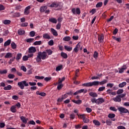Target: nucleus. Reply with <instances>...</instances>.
Masks as SVG:
<instances>
[{
  "instance_id": "603ef678",
  "label": "nucleus",
  "mask_w": 129,
  "mask_h": 129,
  "mask_svg": "<svg viewBox=\"0 0 129 129\" xmlns=\"http://www.w3.org/2000/svg\"><path fill=\"white\" fill-rule=\"evenodd\" d=\"M48 44L49 46H53V45H54V41H53V40H50L48 42Z\"/></svg>"
},
{
  "instance_id": "2eb2a0df",
  "label": "nucleus",
  "mask_w": 129,
  "mask_h": 129,
  "mask_svg": "<svg viewBox=\"0 0 129 129\" xmlns=\"http://www.w3.org/2000/svg\"><path fill=\"white\" fill-rule=\"evenodd\" d=\"M30 9H31V6H28L26 7L24 11L25 15H28V14H30V12H29V10H30Z\"/></svg>"
},
{
  "instance_id": "37998d69",
  "label": "nucleus",
  "mask_w": 129,
  "mask_h": 129,
  "mask_svg": "<svg viewBox=\"0 0 129 129\" xmlns=\"http://www.w3.org/2000/svg\"><path fill=\"white\" fill-rule=\"evenodd\" d=\"M112 38L113 40H115L117 42H120V41H121V39L120 38H117L115 36H112Z\"/></svg>"
},
{
  "instance_id": "412c9836",
  "label": "nucleus",
  "mask_w": 129,
  "mask_h": 129,
  "mask_svg": "<svg viewBox=\"0 0 129 129\" xmlns=\"http://www.w3.org/2000/svg\"><path fill=\"white\" fill-rule=\"evenodd\" d=\"M125 69H126V67L125 66H123L121 68H119L118 70H119V73H123V71H124V70H125Z\"/></svg>"
},
{
  "instance_id": "9b49d317",
  "label": "nucleus",
  "mask_w": 129,
  "mask_h": 129,
  "mask_svg": "<svg viewBox=\"0 0 129 129\" xmlns=\"http://www.w3.org/2000/svg\"><path fill=\"white\" fill-rule=\"evenodd\" d=\"M104 102V99L103 98H99L97 99V104H101Z\"/></svg>"
},
{
  "instance_id": "58836bf2",
  "label": "nucleus",
  "mask_w": 129,
  "mask_h": 129,
  "mask_svg": "<svg viewBox=\"0 0 129 129\" xmlns=\"http://www.w3.org/2000/svg\"><path fill=\"white\" fill-rule=\"evenodd\" d=\"M46 53H47L48 56H50V55H52L53 54V51L51 49H47L46 50Z\"/></svg>"
},
{
  "instance_id": "6ab92c4d",
  "label": "nucleus",
  "mask_w": 129,
  "mask_h": 129,
  "mask_svg": "<svg viewBox=\"0 0 129 129\" xmlns=\"http://www.w3.org/2000/svg\"><path fill=\"white\" fill-rule=\"evenodd\" d=\"M81 44L80 43H78L75 48L74 49V51L76 52L77 53V52H78V49H79V48L80 47Z\"/></svg>"
},
{
  "instance_id": "39448f33",
  "label": "nucleus",
  "mask_w": 129,
  "mask_h": 129,
  "mask_svg": "<svg viewBox=\"0 0 129 129\" xmlns=\"http://www.w3.org/2000/svg\"><path fill=\"white\" fill-rule=\"evenodd\" d=\"M82 85L83 86H85V87H90L91 86H96L95 81L86 83L83 84Z\"/></svg>"
},
{
  "instance_id": "4c0bfd02",
  "label": "nucleus",
  "mask_w": 129,
  "mask_h": 129,
  "mask_svg": "<svg viewBox=\"0 0 129 129\" xmlns=\"http://www.w3.org/2000/svg\"><path fill=\"white\" fill-rule=\"evenodd\" d=\"M103 5V3H102V2H99L96 5V8H101V7H102Z\"/></svg>"
},
{
  "instance_id": "7ed1b4c3",
  "label": "nucleus",
  "mask_w": 129,
  "mask_h": 129,
  "mask_svg": "<svg viewBox=\"0 0 129 129\" xmlns=\"http://www.w3.org/2000/svg\"><path fill=\"white\" fill-rule=\"evenodd\" d=\"M72 12L73 13V15H80L81 14V11H80V8H77L76 9L73 8L72 9Z\"/></svg>"
},
{
  "instance_id": "4468645a",
  "label": "nucleus",
  "mask_w": 129,
  "mask_h": 129,
  "mask_svg": "<svg viewBox=\"0 0 129 129\" xmlns=\"http://www.w3.org/2000/svg\"><path fill=\"white\" fill-rule=\"evenodd\" d=\"M63 8V4H61L59 2L57 3V6L56 9V11H59V10H61Z\"/></svg>"
},
{
  "instance_id": "4d7b16f0",
  "label": "nucleus",
  "mask_w": 129,
  "mask_h": 129,
  "mask_svg": "<svg viewBox=\"0 0 129 129\" xmlns=\"http://www.w3.org/2000/svg\"><path fill=\"white\" fill-rule=\"evenodd\" d=\"M21 70L24 71V72H27V68L24 66L21 67Z\"/></svg>"
},
{
  "instance_id": "2f4dec72",
  "label": "nucleus",
  "mask_w": 129,
  "mask_h": 129,
  "mask_svg": "<svg viewBox=\"0 0 129 129\" xmlns=\"http://www.w3.org/2000/svg\"><path fill=\"white\" fill-rule=\"evenodd\" d=\"M125 85H126V82H123L119 84V87H120V88H122V87H124Z\"/></svg>"
},
{
  "instance_id": "aec40b11",
  "label": "nucleus",
  "mask_w": 129,
  "mask_h": 129,
  "mask_svg": "<svg viewBox=\"0 0 129 129\" xmlns=\"http://www.w3.org/2000/svg\"><path fill=\"white\" fill-rule=\"evenodd\" d=\"M11 42H12L11 39H8L4 43V47H7L8 46H10L11 45Z\"/></svg>"
},
{
  "instance_id": "a878e982",
  "label": "nucleus",
  "mask_w": 129,
  "mask_h": 129,
  "mask_svg": "<svg viewBox=\"0 0 129 129\" xmlns=\"http://www.w3.org/2000/svg\"><path fill=\"white\" fill-rule=\"evenodd\" d=\"M42 44H43V42H42V41H35L33 43V45L34 46L40 45H42Z\"/></svg>"
},
{
  "instance_id": "cd10ccee",
  "label": "nucleus",
  "mask_w": 129,
  "mask_h": 129,
  "mask_svg": "<svg viewBox=\"0 0 129 129\" xmlns=\"http://www.w3.org/2000/svg\"><path fill=\"white\" fill-rule=\"evenodd\" d=\"M11 57H13V54L11 52L7 53L5 56L7 58H11Z\"/></svg>"
},
{
  "instance_id": "864d4df0",
  "label": "nucleus",
  "mask_w": 129,
  "mask_h": 129,
  "mask_svg": "<svg viewBox=\"0 0 129 129\" xmlns=\"http://www.w3.org/2000/svg\"><path fill=\"white\" fill-rule=\"evenodd\" d=\"M22 59L23 61H28V60H29V57L27 55H24Z\"/></svg>"
},
{
  "instance_id": "20e7f679",
  "label": "nucleus",
  "mask_w": 129,
  "mask_h": 129,
  "mask_svg": "<svg viewBox=\"0 0 129 129\" xmlns=\"http://www.w3.org/2000/svg\"><path fill=\"white\" fill-rule=\"evenodd\" d=\"M118 110L120 112V114H122V113H127L128 112V110L123 107H118Z\"/></svg>"
},
{
  "instance_id": "b1692460",
  "label": "nucleus",
  "mask_w": 129,
  "mask_h": 129,
  "mask_svg": "<svg viewBox=\"0 0 129 129\" xmlns=\"http://www.w3.org/2000/svg\"><path fill=\"white\" fill-rule=\"evenodd\" d=\"M64 49H65V50H66L68 52H70V51H72L73 48H72V47H70V46H68L67 45H65L64 46Z\"/></svg>"
},
{
  "instance_id": "f3484780",
  "label": "nucleus",
  "mask_w": 129,
  "mask_h": 129,
  "mask_svg": "<svg viewBox=\"0 0 129 129\" xmlns=\"http://www.w3.org/2000/svg\"><path fill=\"white\" fill-rule=\"evenodd\" d=\"M49 22H50V23H53V24H57V19L54 18H49Z\"/></svg>"
},
{
  "instance_id": "e433bc0d",
  "label": "nucleus",
  "mask_w": 129,
  "mask_h": 129,
  "mask_svg": "<svg viewBox=\"0 0 129 129\" xmlns=\"http://www.w3.org/2000/svg\"><path fill=\"white\" fill-rule=\"evenodd\" d=\"M11 89H12V86L11 85H9L8 86L5 87L4 88V90H11Z\"/></svg>"
},
{
  "instance_id": "7c9ffc66",
  "label": "nucleus",
  "mask_w": 129,
  "mask_h": 129,
  "mask_svg": "<svg viewBox=\"0 0 129 129\" xmlns=\"http://www.w3.org/2000/svg\"><path fill=\"white\" fill-rule=\"evenodd\" d=\"M11 47L13 50L17 48V44L14 42H12L11 44Z\"/></svg>"
},
{
  "instance_id": "680f3d73",
  "label": "nucleus",
  "mask_w": 129,
  "mask_h": 129,
  "mask_svg": "<svg viewBox=\"0 0 129 129\" xmlns=\"http://www.w3.org/2000/svg\"><path fill=\"white\" fill-rule=\"evenodd\" d=\"M35 31H32L30 32V37H35Z\"/></svg>"
},
{
  "instance_id": "c03bdc74",
  "label": "nucleus",
  "mask_w": 129,
  "mask_h": 129,
  "mask_svg": "<svg viewBox=\"0 0 129 129\" xmlns=\"http://www.w3.org/2000/svg\"><path fill=\"white\" fill-rule=\"evenodd\" d=\"M22 58V53H18L16 58V60H20Z\"/></svg>"
},
{
  "instance_id": "1a4fd4ad",
  "label": "nucleus",
  "mask_w": 129,
  "mask_h": 129,
  "mask_svg": "<svg viewBox=\"0 0 129 129\" xmlns=\"http://www.w3.org/2000/svg\"><path fill=\"white\" fill-rule=\"evenodd\" d=\"M20 119L21 120H22V122H23V123H24L25 124H26V123H27L28 119V118H26V117L24 116H21L20 117Z\"/></svg>"
},
{
  "instance_id": "473e14b6",
  "label": "nucleus",
  "mask_w": 129,
  "mask_h": 129,
  "mask_svg": "<svg viewBox=\"0 0 129 129\" xmlns=\"http://www.w3.org/2000/svg\"><path fill=\"white\" fill-rule=\"evenodd\" d=\"M93 123H94L95 125H98L99 126L100 125V122L97 120H94L93 121Z\"/></svg>"
},
{
  "instance_id": "3c124183",
  "label": "nucleus",
  "mask_w": 129,
  "mask_h": 129,
  "mask_svg": "<svg viewBox=\"0 0 129 129\" xmlns=\"http://www.w3.org/2000/svg\"><path fill=\"white\" fill-rule=\"evenodd\" d=\"M14 77L15 75L14 74H10L8 75V78H9V79H14Z\"/></svg>"
},
{
  "instance_id": "4be33fe9",
  "label": "nucleus",
  "mask_w": 129,
  "mask_h": 129,
  "mask_svg": "<svg viewBox=\"0 0 129 129\" xmlns=\"http://www.w3.org/2000/svg\"><path fill=\"white\" fill-rule=\"evenodd\" d=\"M60 55L62 58L64 59H67L68 58V55H67V53L65 52H61L60 53Z\"/></svg>"
},
{
  "instance_id": "a19ab883",
  "label": "nucleus",
  "mask_w": 129,
  "mask_h": 129,
  "mask_svg": "<svg viewBox=\"0 0 129 129\" xmlns=\"http://www.w3.org/2000/svg\"><path fill=\"white\" fill-rule=\"evenodd\" d=\"M36 61L37 62V63H39V62H42V58L39 55H38V54L37 55L36 57Z\"/></svg>"
},
{
  "instance_id": "774afa93",
  "label": "nucleus",
  "mask_w": 129,
  "mask_h": 129,
  "mask_svg": "<svg viewBox=\"0 0 129 129\" xmlns=\"http://www.w3.org/2000/svg\"><path fill=\"white\" fill-rule=\"evenodd\" d=\"M5 6L2 4H0V11H4L5 10Z\"/></svg>"
},
{
  "instance_id": "69168bd1",
  "label": "nucleus",
  "mask_w": 129,
  "mask_h": 129,
  "mask_svg": "<svg viewBox=\"0 0 129 129\" xmlns=\"http://www.w3.org/2000/svg\"><path fill=\"white\" fill-rule=\"evenodd\" d=\"M44 77L43 76H41V77H40L39 76H35L36 79L42 80V79H44Z\"/></svg>"
},
{
  "instance_id": "de8ad7c7",
  "label": "nucleus",
  "mask_w": 129,
  "mask_h": 129,
  "mask_svg": "<svg viewBox=\"0 0 129 129\" xmlns=\"http://www.w3.org/2000/svg\"><path fill=\"white\" fill-rule=\"evenodd\" d=\"M8 73V70H4L3 71L0 70V74H7Z\"/></svg>"
},
{
  "instance_id": "c9c22d12",
  "label": "nucleus",
  "mask_w": 129,
  "mask_h": 129,
  "mask_svg": "<svg viewBox=\"0 0 129 129\" xmlns=\"http://www.w3.org/2000/svg\"><path fill=\"white\" fill-rule=\"evenodd\" d=\"M71 40V37L70 36H66L63 38V41H66L68 42V41H70Z\"/></svg>"
},
{
  "instance_id": "393cba45",
  "label": "nucleus",
  "mask_w": 129,
  "mask_h": 129,
  "mask_svg": "<svg viewBox=\"0 0 129 129\" xmlns=\"http://www.w3.org/2000/svg\"><path fill=\"white\" fill-rule=\"evenodd\" d=\"M43 39H51V37H50V35L48 33H45L43 35Z\"/></svg>"
},
{
  "instance_id": "5fc2aeb1",
  "label": "nucleus",
  "mask_w": 129,
  "mask_h": 129,
  "mask_svg": "<svg viewBox=\"0 0 129 129\" xmlns=\"http://www.w3.org/2000/svg\"><path fill=\"white\" fill-rule=\"evenodd\" d=\"M111 121L110 119H107L106 121V123L107 125H111Z\"/></svg>"
},
{
  "instance_id": "a211bd4d",
  "label": "nucleus",
  "mask_w": 129,
  "mask_h": 129,
  "mask_svg": "<svg viewBox=\"0 0 129 129\" xmlns=\"http://www.w3.org/2000/svg\"><path fill=\"white\" fill-rule=\"evenodd\" d=\"M58 2H53L50 5L49 7L50 8H55L56 9L57 8V6H58Z\"/></svg>"
},
{
  "instance_id": "c85d7f7f",
  "label": "nucleus",
  "mask_w": 129,
  "mask_h": 129,
  "mask_svg": "<svg viewBox=\"0 0 129 129\" xmlns=\"http://www.w3.org/2000/svg\"><path fill=\"white\" fill-rule=\"evenodd\" d=\"M47 10V6L41 7L40 9L41 13H44Z\"/></svg>"
},
{
  "instance_id": "052dcab7",
  "label": "nucleus",
  "mask_w": 129,
  "mask_h": 129,
  "mask_svg": "<svg viewBox=\"0 0 129 129\" xmlns=\"http://www.w3.org/2000/svg\"><path fill=\"white\" fill-rule=\"evenodd\" d=\"M105 87H101L98 89V91H99L100 92L101 91H103L104 90H105Z\"/></svg>"
},
{
  "instance_id": "a18cd8bd",
  "label": "nucleus",
  "mask_w": 129,
  "mask_h": 129,
  "mask_svg": "<svg viewBox=\"0 0 129 129\" xmlns=\"http://www.w3.org/2000/svg\"><path fill=\"white\" fill-rule=\"evenodd\" d=\"M27 43H32L34 42V38H29L26 40Z\"/></svg>"
},
{
  "instance_id": "e2e57ef3",
  "label": "nucleus",
  "mask_w": 129,
  "mask_h": 129,
  "mask_svg": "<svg viewBox=\"0 0 129 129\" xmlns=\"http://www.w3.org/2000/svg\"><path fill=\"white\" fill-rule=\"evenodd\" d=\"M52 79L51 77H45L44 78V81H46V82H48V81H50Z\"/></svg>"
},
{
  "instance_id": "ddd939ff",
  "label": "nucleus",
  "mask_w": 129,
  "mask_h": 129,
  "mask_svg": "<svg viewBox=\"0 0 129 129\" xmlns=\"http://www.w3.org/2000/svg\"><path fill=\"white\" fill-rule=\"evenodd\" d=\"M50 31L52 33V35H53L55 37H57V36H58V33L57 32V31H56V30L54 29L53 28H51Z\"/></svg>"
},
{
  "instance_id": "423d86ee",
  "label": "nucleus",
  "mask_w": 129,
  "mask_h": 129,
  "mask_svg": "<svg viewBox=\"0 0 129 129\" xmlns=\"http://www.w3.org/2000/svg\"><path fill=\"white\" fill-rule=\"evenodd\" d=\"M96 86H98V85H103L105 84V83H107V80H104L101 82L99 81H95Z\"/></svg>"
},
{
  "instance_id": "5701e85b",
  "label": "nucleus",
  "mask_w": 129,
  "mask_h": 129,
  "mask_svg": "<svg viewBox=\"0 0 129 129\" xmlns=\"http://www.w3.org/2000/svg\"><path fill=\"white\" fill-rule=\"evenodd\" d=\"M72 102H74V103H76V104H81L82 103V100H72Z\"/></svg>"
},
{
  "instance_id": "0e129e2a",
  "label": "nucleus",
  "mask_w": 129,
  "mask_h": 129,
  "mask_svg": "<svg viewBox=\"0 0 129 129\" xmlns=\"http://www.w3.org/2000/svg\"><path fill=\"white\" fill-rule=\"evenodd\" d=\"M114 85V84L108 83L107 84V87H110V88H112Z\"/></svg>"
},
{
  "instance_id": "13d9d810",
  "label": "nucleus",
  "mask_w": 129,
  "mask_h": 129,
  "mask_svg": "<svg viewBox=\"0 0 129 129\" xmlns=\"http://www.w3.org/2000/svg\"><path fill=\"white\" fill-rule=\"evenodd\" d=\"M110 110H112V111H115V112L117 111V109H116L115 107H110Z\"/></svg>"
},
{
  "instance_id": "338daca9",
  "label": "nucleus",
  "mask_w": 129,
  "mask_h": 129,
  "mask_svg": "<svg viewBox=\"0 0 129 129\" xmlns=\"http://www.w3.org/2000/svg\"><path fill=\"white\" fill-rule=\"evenodd\" d=\"M70 118L71 119H74L75 118V114L74 113H72L70 115Z\"/></svg>"
},
{
  "instance_id": "09e8293b",
  "label": "nucleus",
  "mask_w": 129,
  "mask_h": 129,
  "mask_svg": "<svg viewBox=\"0 0 129 129\" xmlns=\"http://www.w3.org/2000/svg\"><path fill=\"white\" fill-rule=\"evenodd\" d=\"M79 93H82L84 92V93H87V90H84V89H80L78 91Z\"/></svg>"
},
{
  "instance_id": "bf43d9fd",
  "label": "nucleus",
  "mask_w": 129,
  "mask_h": 129,
  "mask_svg": "<svg viewBox=\"0 0 129 129\" xmlns=\"http://www.w3.org/2000/svg\"><path fill=\"white\" fill-rule=\"evenodd\" d=\"M123 93V89H119L117 91V94H121V93Z\"/></svg>"
},
{
  "instance_id": "f257e3e1",
  "label": "nucleus",
  "mask_w": 129,
  "mask_h": 129,
  "mask_svg": "<svg viewBox=\"0 0 129 129\" xmlns=\"http://www.w3.org/2000/svg\"><path fill=\"white\" fill-rule=\"evenodd\" d=\"M29 84L30 86H35V85H37L35 82H30L28 83L26 81H22L18 83V85L21 89H24L25 88V86H29Z\"/></svg>"
},
{
  "instance_id": "9d476101",
  "label": "nucleus",
  "mask_w": 129,
  "mask_h": 129,
  "mask_svg": "<svg viewBox=\"0 0 129 129\" xmlns=\"http://www.w3.org/2000/svg\"><path fill=\"white\" fill-rule=\"evenodd\" d=\"M113 100L115 102H120L121 101V98L119 97V95L116 96V97L113 98Z\"/></svg>"
},
{
  "instance_id": "79ce46f5",
  "label": "nucleus",
  "mask_w": 129,
  "mask_h": 129,
  "mask_svg": "<svg viewBox=\"0 0 129 129\" xmlns=\"http://www.w3.org/2000/svg\"><path fill=\"white\" fill-rule=\"evenodd\" d=\"M63 84H61V83H58V85H57V89L58 90H61V89H62V88H63Z\"/></svg>"
},
{
  "instance_id": "72a5a7b5",
  "label": "nucleus",
  "mask_w": 129,
  "mask_h": 129,
  "mask_svg": "<svg viewBox=\"0 0 129 129\" xmlns=\"http://www.w3.org/2000/svg\"><path fill=\"white\" fill-rule=\"evenodd\" d=\"M3 23L4 24V25H10V24H11V20H5L3 21Z\"/></svg>"
},
{
  "instance_id": "dca6fc26",
  "label": "nucleus",
  "mask_w": 129,
  "mask_h": 129,
  "mask_svg": "<svg viewBox=\"0 0 129 129\" xmlns=\"http://www.w3.org/2000/svg\"><path fill=\"white\" fill-rule=\"evenodd\" d=\"M89 95L90 96H91V97H97L98 96V95H97V93L93 92H91L89 93Z\"/></svg>"
},
{
  "instance_id": "bb28decb",
  "label": "nucleus",
  "mask_w": 129,
  "mask_h": 129,
  "mask_svg": "<svg viewBox=\"0 0 129 129\" xmlns=\"http://www.w3.org/2000/svg\"><path fill=\"white\" fill-rule=\"evenodd\" d=\"M16 106H12L11 107V111L13 112V113H15V112H17V109H16Z\"/></svg>"
},
{
  "instance_id": "f8f14e48",
  "label": "nucleus",
  "mask_w": 129,
  "mask_h": 129,
  "mask_svg": "<svg viewBox=\"0 0 129 129\" xmlns=\"http://www.w3.org/2000/svg\"><path fill=\"white\" fill-rule=\"evenodd\" d=\"M36 52V48L34 47H31L28 49V53H35Z\"/></svg>"
},
{
  "instance_id": "c756f323",
  "label": "nucleus",
  "mask_w": 129,
  "mask_h": 129,
  "mask_svg": "<svg viewBox=\"0 0 129 129\" xmlns=\"http://www.w3.org/2000/svg\"><path fill=\"white\" fill-rule=\"evenodd\" d=\"M25 31L23 30L22 29H19L18 30V35H20V36H22V35H24L25 34Z\"/></svg>"
},
{
  "instance_id": "6e6552de",
  "label": "nucleus",
  "mask_w": 129,
  "mask_h": 129,
  "mask_svg": "<svg viewBox=\"0 0 129 129\" xmlns=\"http://www.w3.org/2000/svg\"><path fill=\"white\" fill-rule=\"evenodd\" d=\"M108 117H109V118H112L111 120L113 121H115V119H114V117H115V114L109 113L108 115Z\"/></svg>"
},
{
  "instance_id": "6e6d98bb",
  "label": "nucleus",
  "mask_w": 129,
  "mask_h": 129,
  "mask_svg": "<svg viewBox=\"0 0 129 129\" xmlns=\"http://www.w3.org/2000/svg\"><path fill=\"white\" fill-rule=\"evenodd\" d=\"M96 13V9H93L92 10L90 11V13L92 14V15H94Z\"/></svg>"
},
{
  "instance_id": "ea45409f",
  "label": "nucleus",
  "mask_w": 129,
  "mask_h": 129,
  "mask_svg": "<svg viewBox=\"0 0 129 129\" xmlns=\"http://www.w3.org/2000/svg\"><path fill=\"white\" fill-rule=\"evenodd\" d=\"M93 57L95 59H97V58H98V52H97V51H94Z\"/></svg>"
},
{
  "instance_id": "49530a36",
  "label": "nucleus",
  "mask_w": 129,
  "mask_h": 129,
  "mask_svg": "<svg viewBox=\"0 0 129 129\" xmlns=\"http://www.w3.org/2000/svg\"><path fill=\"white\" fill-rule=\"evenodd\" d=\"M83 121L85 123H88V122H89V119L85 117L84 118V119H83Z\"/></svg>"
},
{
  "instance_id": "8fccbe9b",
  "label": "nucleus",
  "mask_w": 129,
  "mask_h": 129,
  "mask_svg": "<svg viewBox=\"0 0 129 129\" xmlns=\"http://www.w3.org/2000/svg\"><path fill=\"white\" fill-rule=\"evenodd\" d=\"M65 77H62V79H61V78H59L58 79V83H60V84H62V82L64 81H65Z\"/></svg>"
},
{
  "instance_id": "f03ea898",
  "label": "nucleus",
  "mask_w": 129,
  "mask_h": 129,
  "mask_svg": "<svg viewBox=\"0 0 129 129\" xmlns=\"http://www.w3.org/2000/svg\"><path fill=\"white\" fill-rule=\"evenodd\" d=\"M38 55L40 57L42 60H46L47 58H48V56L47 55V52L46 51L39 52L38 53Z\"/></svg>"
},
{
  "instance_id": "0eeeda50",
  "label": "nucleus",
  "mask_w": 129,
  "mask_h": 129,
  "mask_svg": "<svg viewBox=\"0 0 129 129\" xmlns=\"http://www.w3.org/2000/svg\"><path fill=\"white\" fill-rule=\"evenodd\" d=\"M98 40L100 43H103V40H104V36L103 34L98 36Z\"/></svg>"
},
{
  "instance_id": "f704fd0d",
  "label": "nucleus",
  "mask_w": 129,
  "mask_h": 129,
  "mask_svg": "<svg viewBox=\"0 0 129 129\" xmlns=\"http://www.w3.org/2000/svg\"><path fill=\"white\" fill-rule=\"evenodd\" d=\"M62 69H63V66L61 64L57 67L55 69V70L56 71H60V70H62Z\"/></svg>"
}]
</instances>
